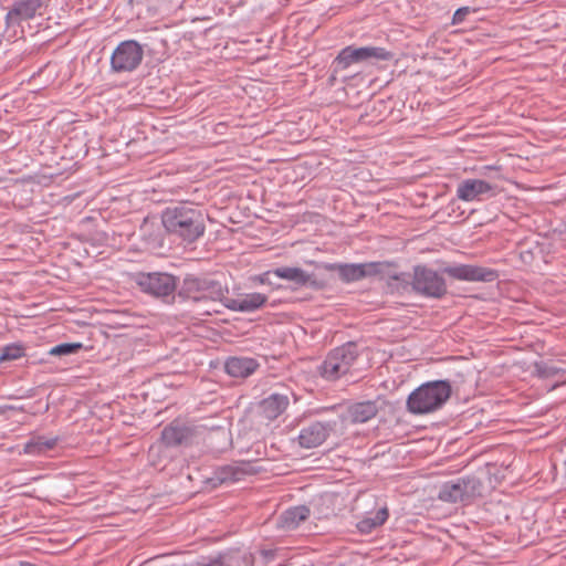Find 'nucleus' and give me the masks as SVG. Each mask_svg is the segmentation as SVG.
Segmentation results:
<instances>
[{
	"instance_id": "f257e3e1",
	"label": "nucleus",
	"mask_w": 566,
	"mask_h": 566,
	"mask_svg": "<svg viewBox=\"0 0 566 566\" xmlns=\"http://www.w3.org/2000/svg\"><path fill=\"white\" fill-rule=\"evenodd\" d=\"M161 223L167 233L188 243L197 241L206 231L202 210L187 201L167 207L161 213Z\"/></svg>"
},
{
	"instance_id": "f03ea898",
	"label": "nucleus",
	"mask_w": 566,
	"mask_h": 566,
	"mask_svg": "<svg viewBox=\"0 0 566 566\" xmlns=\"http://www.w3.org/2000/svg\"><path fill=\"white\" fill-rule=\"evenodd\" d=\"M228 294V285L216 276L208 274H187L177 291L178 298L193 303L220 302L223 304Z\"/></svg>"
},
{
	"instance_id": "7ed1b4c3",
	"label": "nucleus",
	"mask_w": 566,
	"mask_h": 566,
	"mask_svg": "<svg viewBox=\"0 0 566 566\" xmlns=\"http://www.w3.org/2000/svg\"><path fill=\"white\" fill-rule=\"evenodd\" d=\"M452 395L447 379L427 381L412 390L407 398V410L412 415H428L441 409Z\"/></svg>"
},
{
	"instance_id": "20e7f679",
	"label": "nucleus",
	"mask_w": 566,
	"mask_h": 566,
	"mask_svg": "<svg viewBox=\"0 0 566 566\" xmlns=\"http://www.w3.org/2000/svg\"><path fill=\"white\" fill-rule=\"evenodd\" d=\"M358 356V345L347 342L327 354L319 366V375L326 380L335 381L350 371Z\"/></svg>"
},
{
	"instance_id": "39448f33",
	"label": "nucleus",
	"mask_w": 566,
	"mask_h": 566,
	"mask_svg": "<svg viewBox=\"0 0 566 566\" xmlns=\"http://www.w3.org/2000/svg\"><path fill=\"white\" fill-rule=\"evenodd\" d=\"M135 282L139 289L164 303L171 304L177 297L178 277L165 272L137 273Z\"/></svg>"
},
{
	"instance_id": "423d86ee",
	"label": "nucleus",
	"mask_w": 566,
	"mask_h": 566,
	"mask_svg": "<svg viewBox=\"0 0 566 566\" xmlns=\"http://www.w3.org/2000/svg\"><path fill=\"white\" fill-rule=\"evenodd\" d=\"M396 265L394 262H366V263H321L317 266L328 271L337 272L342 282L353 283L368 276L381 275L385 269Z\"/></svg>"
},
{
	"instance_id": "0eeeda50",
	"label": "nucleus",
	"mask_w": 566,
	"mask_h": 566,
	"mask_svg": "<svg viewBox=\"0 0 566 566\" xmlns=\"http://www.w3.org/2000/svg\"><path fill=\"white\" fill-rule=\"evenodd\" d=\"M482 490V481L474 475H468L443 483L438 499L449 503L470 502L476 496H481Z\"/></svg>"
},
{
	"instance_id": "6e6552de",
	"label": "nucleus",
	"mask_w": 566,
	"mask_h": 566,
	"mask_svg": "<svg viewBox=\"0 0 566 566\" xmlns=\"http://www.w3.org/2000/svg\"><path fill=\"white\" fill-rule=\"evenodd\" d=\"M412 290L422 296L441 298L447 294L443 276L427 265H416L411 277Z\"/></svg>"
},
{
	"instance_id": "1a4fd4ad",
	"label": "nucleus",
	"mask_w": 566,
	"mask_h": 566,
	"mask_svg": "<svg viewBox=\"0 0 566 566\" xmlns=\"http://www.w3.org/2000/svg\"><path fill=\"white\" fill-rule=\"evenodd\" d=\"M144 51L135 40H126L117 45L111 57V66L115 72L134 71L143 60Z\"/></svg>"
},
{
	"instance_id": "9d476101",
	"label": "nucleus",
	"mask_w": 566,
	"mask_h": 566,
	"mask_svg": "<svg viewBox=\"0 0 566 566\" xmlns=\"http://www.w3.org/2000/svg\"><path fill=\"white\" fill-rule=\"evenodd\" d=\"M443 273L454 280L468 282H493L499 277L496 270L472 264L447 266Z\"/></svg>"
},
{
	"instance_id": "9b49d317",
	"label": "nucleus",
	"mask_w": 566,
	"mask_h": 566,
	"mask_svg": "<svg viewBox=\"0 0 566 566\" xmlns=\"http://www.w3.org/2000/svg\"><path fill=\"white\" fill-rule=\"evenodd\" d=\"M495 186L482 179H464L457 187V197L462 201H482L495 196Z\"/></svg>"
},
{
	"instance_id": "f8f14e48",
	"label": "nucleus",
	"mask_w": 566,
	"mask_h": 566,
	"mask_svg": "<svg viewBox=\"0 0 566 566\" xmlns=\"http://www.w3.org/2000/svg\"><path fill=\"white\" fill-rule=\"evenodd\" d=\"M259 472L255 465L250 461H237L230 464L218 467L213 471L211 481L214 484H222L228 482H239L248 475H254Z\"/></svg>"
},
{
	"instance_id": "ddd939ff",
	"label": "nucleus",
	"mask_w": 566,
	"mask_h": 566,
	"mask_svg": "<svg viewBox=\"0 0 566 566\" xmlns=\"http://www.w3.org/2000/svg\"><path fill=\"white\" fill-rule=\"evenodd\" d=\"M274 276L292 282L295 289L308 286L313 290H323L326 284L324 281L315 279L312 274L296 266H280L273 269Z\"/></svg>"
},
{
	"instance_id": "4468645a",
	"label": "nucleus",
	"mask_w": 566,
	"mask_h": 566,
	"mask_svg": "<svg viewBox=\"0 0 566 566\" xmlns=\"http://www.w3.org/2000/svg\"><path fill=\"white\" fill-rule=\"evenodd\" d=\"M335 423L315 421L301 429L298 444L312 449L323 444L334 430Z\"/></svg>"
},
{
	"instance_id": "2eb2a0df",
	"label": "nucleus",
	"mask_w": 566,
	"mask_h": 566,
	"mask_svg": "<svg viewBox=\"0 0 566 566\" xmlns=\"http://www.w3.org/2000/svg\"><path fill=\"white\" fill-rule=\"evenodd\" d=\"M50 0H12V7L7 13L8 24H20L32 19Z\"/></svg>"
},
{
	"instance_id": "dca6fc26",
	"label": "nucleus",
	"mask_w": 566,
	"mask_h": 566,
	"mask_svg": "<svg viewBox=\"0 0 566 566\" xmlns=\"http://www.w3.org/2000/svg\"><path fill=\"white\" fill-rule=\"evenodd\" d=\"M192 437V430L186 424L172 421L168 426H166L161 431V441L168 447H178L182 444H187Z\"/></svg>"
},
{
	"instance_id": "f3484780",
	"label": "nucleus",
	"mask_w": 566,
	"mask_h": 566,
	"mask_svg": "<svg viewBox=\"0 0 566 566\" xmlns=\"http://www.w3.org/2000/svg\"><path fill=\"white\" fill-rule=\"evenodd\" d=\"M192 566H253V557L239 552H229L213 558H202Z\"/></svg>"
},
{
	"instance_id": "a211bd4d",
	"label": "nucleus",
	"mask_w": 566,
	"mask_h": 566,
	"mask_svg": "<svg viewBox=\"0 0 566 566\" xmlns=\"http://www.w3.org/2000/svg\"><path fill=\"white\" fill-rule=\"evenodd\" d=\"M268 301V296L262 293L245 294L242 298H231L226 295L223 305L235 312H254L261 308Z\"/></svg>"
},
{
	"instance_id": "6ab92c4d",
	"label": "nucleus",
	"mask_w": 566,
	"mask_h": 566,
	"mask_svg": "<svg viewBox=\"0 0 566 566\" xmlns=\"http://www.w3.org/2000/svg\"><path fill=\"white\" fill-rule=\"evenodd\" d=\"M260 364L251 357H229L226 360L224 369L231 377L247 378L252 375Z\"/></svg>"
},
{
	"instance_id": "aec40b11",
	"label": "nucleus",
	"mask_w": 566,
	"mask_h": 566,
	"mask_svg": "<svg viewBox=\"0 0 566 566\" xmlns=\"http://www.w3.org/2000/svg\"><path fill=\"white\" fill-rule=\"evenodd\" d=\"M289 403L286 395L271 394L260 402V413L268 420H274L285 411Z\"/></svg>"
},
{
	"instance_id": "412c9836",
	"label": "nucleus",
	"mask_w": 566,
	"mask_h": 566,
	"mask_svg": "<svg viewBox=\"0 0 566 566\" xmlns=\"http://www.w3.org/2000/svg\"><path fill=\"white\" fill-rule=\"evenodd\" d=\"M378 410L377 401H360L347 408V418L353 423H364L376 417Z\"/></svg>"
},
{
	"instance_id": "4be33fe9",
	"label": "nucleus",
	"mask_w": 566,
	"mask_h": 566,
	"mask_svg": "<svg viewBox=\"0 0 566 566\" xmlns=\"http://www.w3.org/2000/svg\"><path fill=\"white\" fill-rule=\"evenodd\" d=\"M310 516V509L305 505L291 507L280 516L281 525L285 528H296L303 521Z\"/></svg>"
},
{
	"instance_id": "5701e85b",
	"label": "nucleus",
	"mask_w": 566,
	"mask_h": 566,
	"mask_svg": "<svg viewBox=\"0 0 566 566\" xmlns=\"http://www.w3.org/2000/svg\"><path fill=\"white\" fill-rule=\"evenodd\" d=\"M57 443V438H46L44 436H36L31 438L23 448V452L30 455H38L52 450Z\"/></svg>"
},
{
	"instance_id": "b1692460",
	"label": "nucleus",
	"mask_w": 566,
	"mask_h": 566,
	"mask_svg": "<svg viewBox=\"0 0 566 566\" xmlns=\"http://www.w3.org/2000/svg\"><path fill=\"white\" fill-rule=\"evenodd\" d=\"M364 62L378 64L379 62L398 61L397 53L380 46H364Z\"/></svg>"
},
{
	"instance_id": "393cba45",
	"label": "nucleus",
	"mask_w": 566,
	"mask_h": 566,
	"mask_svg": "<svg viewBox=\"0 0 566 566\" xmlns=\"http://www.w3.org/2000/svg\"><path fill=\"white\" fill-rule=\"evenodd\" d=\"M533 366L535 375L542 379H551L564 375L566 371L564 364H556L552 360L535 361Z\"/></svg>"
},
{
	"instance_id": "a878e982",
	"label": "nucleus",
	"mask_w": 566,
	"mask_h": 566,
	"mask_svg": "<svg viewBox=\"0 0 566 566\" xmlns=\"http://www.w3.org/2000/svg\"><path fill=\"white\" fill-rule=\"evenodd\" d=\"M364 46L356 48L354 45H349L338 53L336 62L342 69H347L352 64L364 62Z\"/></svg>"
},
{
	"instance_id": "bb28decb",
	"label": "nucleus",
	"mask_w": 566,
	"mask_h": 566,
	"mask_svg": "<svg viewBox=\"0 0 566 566\" xmlns=\"http://www.w3.org/2000/svg\"><path fill=\"white\" fill-rule=\"evenodd\" d=\"M389 517L387 507L378 510L373 517H366L358 522L357 528L361 534H369L378 526H381Z\"/></svg>"
},
{
	"instance_id": "cd10ccee",
	"label": "nucleus",
	"mask_w": 566,
	"mask_h": 566,
	"mask_svg": "<svg viewBox=\"0 0 566 566\" xmlns=\"http://www.w3.org/2000/svg\"><path fill=\"white\" fill-rule=\"evenodd\" d=\"M24 356V347L19 344H10L2 348L0 363L15 360Z\"/></svg>"
},
{
	"instance_id": "c85d7f7f",
	"label": "nucleus",
	"mask_w": 566,
	"mask_h": 566,
	"mask_svg": "<svg viewBox=\"0 0 566 566\" xmlns=\"http://www.w3.org/2000/svg\"><path fill=\"white\" fill-rule=\"evenodd\" d=\"M82 347L81 343H62L52 347L49 354L52 356H70L76 354Z\"/></svg>"
},
{
	"instance_id": "c756f323",
	"label": "nucleus",
	"mask_w": 566,
	"mask_h": 566,
	"mask_svg": "<svg viewBox=\"0 0 566 566\" xmlns=\"http://www.w3.org/2000/svg\"><path fill=\"white\" fill-rule=\"evenodd\" d=\"M389 286H395L398 291H407V289L410 286V274L409 273H396V274H389Z\"/></svg>"
},
{
	"instance_id": "7c9ffc66",
	"label": "nucleus",
	"mask_w": 566,
	"mask_h": 566,
	"mask_svg": "<svg viewBox=\"0 0 566 566\" xmlns=\"http://www.w3.org/2000/svg\"><path fill=\"white\" fill-rule=\"evenodd\" d=\"M478 12V9L476 8H471V7H461L459 8L454 13H453V17H452V23L453 24H458V23H461L463 22L467 17L469 14H472V13H476Z\"/></svg>"
},
{
	"instance_id": "2f4dec72",
	"label": "nucleus",
	"mask_w": 566,
	"mask_h": 566,
	"mask_svg": "<svg viewBox=\"0 0 566 566\" xmlns=\"http://www.w3.org/2000/svg\"><path fill=\"white\" fill-rule=\"evenodd\" d=\"M274 275L273 269L269 270L258 276V281L262 284H272L271 276Z\"/></svg>"
},
{
	"instance_id": "473e14b6",
	"label": "nucleus",
	"mask_w": 566,
	"mask_h": 566,
	"mask_svg": "<svg viewBox=\"0 0 566 566\" xmlns=\"http://www.w3.org/2000/svg\"><path fill=\"white\" fill-rule=\"evenodd\" d=\"M13 566H38V565L28 563V562H19L17 565H13Z\"/></svg>"
},
{
	"instance_id": "72a5a7b5",
	"label": "nucleus",
	"mask_w": 566,
	"mask_h": 566,
	"mask_svg": "<svg viewBox=\"0 0 566 566\" xmlns=\"http://www.w3.org/2000/svg\"><path fill=\"white\" fill-rule=\"evenodd\" d=\"M233 43H234V44H237V43H240V44H248V43H250V41H249V40H240V41H238L237 39H233Z\"/></svg>"
},
{
	"instance_id": "f704fd0d",
	"label": "nucleus",
	"mask_w": 566,
	"mask_h": 566,
	"mask_svg": "<svg viewBox=\"0 0 566 566\" xmlns=\"http://www.w3.org/2000/svg\"><path fill=\"white\" fill-rule=\"evenodd\" d=\"M254 42H255V43H258V44H259V43H262V42H263V39H262V38H255V39H254Z\"/></svg>"
},
{
	"instance_id": "c9c22d12",
	"label": "nucleus",
	"mask_w": 566,
	"mask_h": 566,
	"mask_svg": "<svg viewBox=\"0 0 566 566\" xmlns=\"http://www.w3.org/2000/svg\"><path fill=\"white\" fill-rule=\"evenodd\" d=\"M6 178L3 176H0V184L3 182Z\"/></svg>"
}]
</instances>
